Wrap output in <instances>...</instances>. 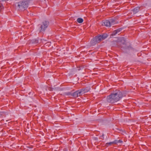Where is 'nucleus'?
Here are the masks:
<instances>
[{
	"instance_id": "412c9836",
	"label": "nucleus",
	"mask_w": 151,
	"mask_h": 151,
	"mask_svg": "<svg viewBox=\"0 0 151 151\" xmlns=\"http://www.w3.org/2000/svg\"><path fill=\"white\" fill-rule=\"evenodd\" d=\"M104 134H103L102 135L100 136V138L101 139H103L104 138Z\"/></svg>"
},
{
	"instance_id": "9b49d317",
	"label": "nucleus",
	"mask_w": 151,
	"mask_h": 151,
	"mask_svg": "<svg viewBox=\"0 0 151 151\" xmlns=\"http://www.w3.org/2000/svg\"><path fill=\"white\" fill-rule=\"evenodd\" d=\"M82 89L83 90L84 93H85L89 91L90 89V88L89 87H88L85 88H83Z\"/></svg>"
},
{
	"instance_id": "ddd939ff",
	"label": "nucleus",
	"mask_w": 151,
	"mask_h": 151,
	"mask_svg": "<svg viewBox=\"0 0 151 151\" xmlns=\"http://www.w3.org/2000/svg\"><path fill=\"white\" fill-rule=\"evenodd\" d=\"M100 36H101V37L102 40H104L107 37V35L106 34H104L103 35H100Z\"/></svg>"
},
{
	"instance_id": "6ab92c4d",
	"label": "nucleus",
	"mask_w": 151,
	"mask_h": 151,
	"mask_svg": "<svg viewBox=\"0 0 151 151\" xmlns=\"http://www.w3.org/2000/svg\"><path fill=\"white\" fill-rule=\"evenodd\" d=\"M115 141H116V142H116L115 144H118V143H121L123 142L122 141L120 140H115Z\"/></svg>"
},
{
	"instance_id": "a211bd4d",
	"label": "nucleus",
	"mask_w": 151,
	"mask_h": 151,
	"mask_svg": "<svg viewBox=\"0 0 151 151\" xmlns=\"http://www.w3.org/2000/svg\"><path fill=\"white\" fill-rule=\"evenodd\" d=\"M121 42H122V43L123 44H124L125 43V40L124 38L123 37H122L121 38Z\"/></svg>"
},
{
	"instance_id": "dca6fc26",
	"label": "nucleus",
	"mask_w": 151,
	"mask_h": 151,
	"mask_svg": "<svg viewBox=\"0 0 151 151\" xmlns=\"http://www.w3.org/2000/svg\"><path fill=\"white\" fill-rule=\"evenodd\" d=\"M116 142V141H114L113 142H109V143H107L106 144V145H110L111 144H115V142Z\"/></svg>"
},
{
	"instance_id": "20e7f679",
	"label": "nucleus",
	"mask_w": 151,
	"mask_h": 151,
	"mask_svg": "<svg viewBox=\"0 0 151 151\" xmlns=\"http://www.w3.org/2000/svg\"><path fill=\"white\" fill-rule=\"evenodd\" d=\"M102 24L103 25H104L107 27H110L111 26L109 21L107 20L103 21Z\"/></svg>"
},
{
	"instance_id": "f257e3e1",
	"label": "nucleus",
	"mask_w": 151,
	"mask_h": 151,
	"mask_svg": "<svg viewBox=\"0 0 151 151\" xmlns=\"http://www.w3.org/2000/svg\"><path fill=\"white\" fill-rule=\"evenodd\" d=\"M122 93L119 90H116L106 98L107 101L110 103H113L119 100L122 97Z\"/></svg>"
},
{
	"instance_id": "4468645a",
	"label": "nucleus",
	"mask_w": 151,
	"mask_h": 151,
	"mask_svg": "<svg viewBox=\"0 0 151 151\" xmlns=\"http://www.w3.org/2000/svg\"><path fill=\"white\" fill-rule=\"evenodd\" d=\"M133 49L131 47H126L125 49V51L126 52H128V50H132Z\"/></svg>"
},
{
	"instance_id": "b1692460",
	"label": "nucleus",
	"mask_w": 151,
	"mask_h": 151,
	"mask_svg": "<svg viewBox=\"0 0 151 151\" xmlns=\"http://www.w3.org/2000/svg\"><path fill=\"white\" fill-rule=\"evenodd\" d=\"M114 42L115 43H116V42H115H115Z\"/></svg>"
},
{
	"instance_id": "aec40b11",
	"label": "nucleus",
	"mask_w": 151,
	"mask_h": 151,
	"mask_svg": "<svg viewBox=\"0 0 151 151\" xmlns=\"http://www.w3.org/2000/svg\"><path fill=\"white\" fill-rule=\"evenodd\" d=\"M72 94L70 92H68L66 93V94L68 96H72Z\"/></svg>"
},
{
	"instance_id": "39448f33",
	"label": "nucleus",
	"mask_w": 151,
	"mask_h": 151,
	"mask_svg": "<svg viewBox=\"0 0 151 151\" xmlns=\"http://www.w3.org/2000/svg\"><path fill=\"white\" fill-rule=\"evenodd\" d=\"M122 30V29L121 28H120L118 29L115 30L112 34L111 35L114 36L116 34L118 33L119 32H120Z\"/></svg>"
},
{
	"instance_id": "4be33fe9",
	"label": "nucleus",
	"mask_w": 151,
	"mask_h": 151,
	"mask_svg": "<svg viewBox=\"0 0 151 151\" xmlns=\"http://www.w3.org/2000/svg\"><path fill=\"white\" fill-rule=\"evenodd\" d=\"M3 7V6L2 4H0V10L1 9H2Z\"/></svg>"
},
{
	"instance_id": "0eeeda50",
	"label": "nucleus",
	"mask_w": 151,
	"mask_h": 151,
	"mask_svg": "<svg viewBox=\"0 0 151 151\" xmlns=\"http://www.w3.org/2000/svg\"><path fill=\"white\" fill-rule=\"evenodd\" d=\"M140 8V7H137L133 9L132 10L134 13L135 14L138 12Z\"/></svg>"
},
{
	"instance_id": "7ed1b4c3",
	"label": "nucleus",
	"mask_w": 151,
	"mask_h": 151,
	"mask_svg": "<svg viewBox=\"0 0 151 151\" xmlns=\"http://www.w3.org/2000/svg\"><path fill=\"white\" fill-rule=\"evenodd\" d=\"M48 24L49 22L48 21H45L42 23V24L39 25L38 26H39L40 29V32H44L46 29L48 27Z\"/></svg>"
},
{
	"instance_id": "6e6552de",
	"label": "nucleus",
	"mask_w": 151,
	"mask_h": 151,
	"mask_svg": "<svg viewBox=\"0 0 151 151\" xmlns=\"http://www.w3.org/2000/svg\"><path fill=\"white\" fill-rule=\"evenodd\" d=\"M109 21V22L110 23L111 25H114L116 23V21L115 20L113 19H111Z\"/></svg>"
},
{
	"instance_id": "2eb2a0df",
	"label": "nucleus",
	"mask_w": 151,
	"mask_h": 151,
	"mask_svg": "<svg viewBox=\"0 0 151 151\" xmlns=\"http://www.w3.org/2000/svg\"><path fill=\"white\" fill-rule=\"evenodd\" d=\"M77 21L79 23H82L83 20L82 18H79L77 19Z\"/></svg>"
},
{
	"instance_id": "f8f14e48",
	"label": "nucleus",
	"mask_w": 151,
	"mask_h": 151,
	"mask_svg": "<svg viewBox=\"0 0 151 151\" xmlns=\"http://www.w3.org/2000/svg\"><path fill=\"white\" fill-rule=\"evenodd\" d=\"M72 96L76 97H77L78 96V92H77V91L74 92L72 94Z\"/></svg>"
},
{
	"instance_id": "5701e85b",
	"label": "nucleus",
	"mask_w": 151,
	"mask_h": 151,
	"mask_svg": "<svg viewBox=\"0 0 151 151\" xmlns=\"http://www.w3.org/2000/svg\"><path fill=\"white\" fill-rule=\"evenodd\" d=\"M122 48L124 49V47H122Z\"/></svg>"
},
{
	"instance_id": "9d476101",
	"label": "nucleus",
	"mask_w": 151,
	"mask_h": 151,
	"mask_svg": "<svg viewBox=\"0 0 151 151\" xmlns=\"http://www.w3.org/2000/svg\"><path fill=\"white\" fill-rule=\"evenodd\" d=\"M97 43V42H96V40L95 38L92 39L91 41V43L92 45H94Z\"/></svg>"
},
{
	"instance_id": "1a4fd4ad",
	"label": "nucleus",
	"mask_w": 151,
	"mask_h": 151,
	"mask_svg": "<svg viewBox=\"0 0 151 151\" xmlns=\"http://www.w3.org/2000/svg\"><path fill=\"white\" fill-rule=\"evenodd\" d=\"M77 92H78V96H80L84 93V92L82 89L77 91Z\"/></svg>"
},
{
	"instance_id": "f03ea898",
	"label": "nucleus",
	"mask_w": 151,
	"mask_h": 151,
	"mask_svg": "<svg viewBox=\"0 0 151 151\" xmlns=\"http://www.w3.org/2000/svg\"><path fill=\"white\" fill-rule=\"evenodd\" d=\"M29 0H24L22 1L16 3L15 4L16 7H17L18 9L22 8H26L28 7Z\"/></svg>"
},
{
	"instance_id": "f3484780",
	"label": "nucleus",
	"mask_w": 151,
	"mask_h": 151,
	"mask_svg": "<svg viewBox=\"0 0 151 151\" xmlns=\"http://www.w3.org/2000/svg\"><path fill=\"white\" fill-rule=\"evenodd\" d=\"M31 42L33 43L37 44L38 42V41L36 40H31Z\"/></svg>"
},
{
	"instance_id": "423d86ee",
	"label": "nucleus",
	"mask_w": 151,
	"mask_h": 151,
	"mask_svg": "<svg viewBox=\"0 0 151 151\" xmlns=\"http://www.w3.org/2000/svg\"><path fill=\"white\" fill-rule=\"evenodd\" d=\"M96 40V41L97 42V43L99 42L102 40L101 37L99 36H96L94 38Z\"/></svg>"
}]
</instances>
